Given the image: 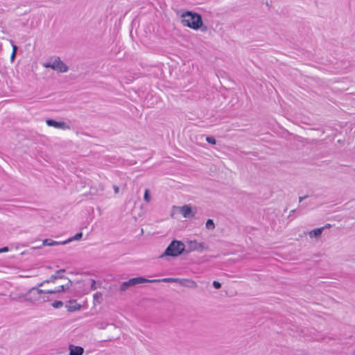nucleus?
Segmentation results:
<instances>
[{
  "mask_svg": "<svg viewBox=\"0 0 355 355\" xmlns=\"http://www.w3.org/2000/svg\"><path fill=\"white\" fill-rule=\"evenodd\" d=\"M65 272L64 269L57 270L49 279L38 284L44 288L46 294L64 293L71 288L72 281L66 276L61 275Z\"/></svg>",
  "mask_w": 355,
  "mask_h": 355,
  "instance_id": "f257e3e1",
  "label": "nucleus"
},
{
  "mask_svg": "<svg viewBox=\"0 0 355 355\" xmlns=\"http://www.w3.org/2000/svg\"><path fill=\"white\" fill-rule=\"evenodd\" d=\"M180 22L184 27L193 31L205 30V27L201 15L191 10H181L179 12Z\"/></svg>",
  "mask_w": 355,
  "mask_h": 355,
  "instance_id": "f03ea898",
  "label": "nucleus"
},
{
  "mask_svg": "<svg viewBox=\"0 0 355 355\" xmlns=\"http://www.w3.org/2000/svg\"><path fill=\"white\" fill-rule=\"evenodd\" d=\"M96 282L89 277H81L72 282L71 288L77 296H83L88 294L95 289Z\"/></svg>",
  "mask_w": 355,
  "mask_h": 355,
  "instance_id": "7ed1b4c3",
  "label": "nucleus"
},
{
  "mask_svg": "<svg viewBox=\"0 0 355 355\" xmlns=\"http://www.w3.org/2000/svg\"><path fill=\"white\" fill-rule=\"evenodd\" d=\"M184 250V244L179 241H172L164 252L160 256L163 258L165 256L178 257L180 255Z\"/></svg>",
  "mask_w": 355,
  "mask_h": 355,
  "instance_id": "20e7f679",
  "label": "nucleus"
},
{
  "mask_svg": "<svg viewBox=\"0 0 355 355\" xmlns=\"http://www.w3.org/2000/svg\"><path fill=\"white\" fill-rule=\"evenodd\" d=\"M45 294L46 293L44 288L40 289L33 287L31 288L26 294H24V298L25 301L31 304H35L42 300L44 301L43 295Z\"/></svg>",
  "mask_w": 355,
  "mask_h": 355,
  "instance_id": "39448f33",
  "label": "nucleus"
},
{
  "mask_svg": "<svg viewBox=\"0 0 355 355\" xmlns=\"http://www.w3.org/2000/svg\"><path fill=\"white\" fill-rule=\"evenodd\" d=\"M43 66L45 68H51L59 73H65L69 70L68 66L60 58H55L44 62Z\"/></svg>",
  "mask_w": 355,
  "mask_h": 355,
  "instance_id": "423d86ee",
  "label": "nucleus"
},
{
  "mask_svg": "<svg viewBox=\"0 0 355 355\" xmlns=\"http://www.w3.org/2000/svg\"><path fill=\"white\" fill-rule=\"evenodd\" d=\"M187 245L189 251H196L202 252L208 249V246L203 242H198L196 240H190L187 241Z\"/></svg>",
  "mask_w": 355,
  "mask_h": 355,
  "instance_id": "0eeeda50",
  "label": "nucleus"
},
{
  "mask_svg": "<svg viewBox=\"0 0 355 355\" xmlns=\"http://www.w3.org/2000/svg\"><path fill=\"white\" fill-rule=\"evenodd\" d=\"M180 213L185 218H190L195 216L197 213V209L195 207H192L189 205H185L182 207H178Z\"/></svg>",
  "mask_w": 355,
  "mask_h": 355,
  "instance_id": "6e6552de",
  "label": "nucleus"
},
{
  "mask_svg": "<svg viewBox=\"0 0 355 355\" xmlns=\"http://www.w3.org/2000/svg\"><path fill=\"white\" fill-rule=\"evenodd\" d=\"M65 308L68 312L73 313L81 311L83 306L77 300L71 299L66 302Z\"/></svg>",
  "mask_w": 355,
  "mask_h": 355,
  "instance_id": "1a4fd4ad",
  "label": "nucleus"
},
{
  "mask_svg": "<svg viewBox=\"0 0 355 355\" xmlns=\"http://www.w3.org/2000/svg\"><path fill=\"white\" fill-rule=\"evenodd\" d=\"M46 123L48 126L53 127L56 129L68 130L70 128L69 125L62 121H55L53 119H47Z\"/></svg>",
  "mask_w": 355,
  "mask_h": 355,
  "instance_id": "9d476101",
  "label": "nucleus"
},
{
  "mask_svg": "<svg viewBox=\"0 0 355 355\" xmlns=\"http://www.w3.org/2000/svg\"><path fill=\"white\" fill-rule=\"evenodd\" d=\"M155 283V282H160V280L159 279H148L143 277H134L129 279V284L131 286H135L139 284H144V283Z\"/></svg>",
  "mask_w": 355,
  "mask_h": 355,
  "instance_id": "9b49d317",
  "label": "nucleus"
},
{
  "mask_svg": "<svg viewBox=\"0 0 355 355\" xmlns=\"http://www.w3.org/2000/svg\"><path fill=\"white\" fill-rule=\"evenodd\" d=\"M324 230V227L311 230L308 232V236L311 241H317L322 237Z\"/></svg>",
  "mask_w": 355,
  "mask_h": 355,
  "instance_id": "f8f14e48",
  "label": "nucleus"
},
{
  "mask_svg": "<svg viewBox=\"0 0 355 355\" xmlns=\"http://www.w3.org/2000/svg\"><path fill=\"white\" fill-rule=\"evenodd\" d=\"M69 355H83L85 349L83 347L69 344L68 345Z\"/></svg>",
  "mask_w": 355,
  "mask_h": 355,
  "instance_id": "ddd939ff",
  "label": "nucleus"
},
{
  "mask_svg": "<svg viewBox=\"0 0 355 355\" xmlns=\"http://www.w3.org/2000/svg\"><path fill=\"white\" fill-rule=\"evenodd\" d=\"M180 286L189 289H196L198 288L197 282L190 278H182Z\"/></svg>",
  "mask_w": 355,
  "mask_h": 355,
  "instance_id": "4468645a",
  "label": "nucleus"
},
{
  "mask_svg": "<svg viewBox=\"0 0 355 355\" xmlns=\"http://www.w3.org/2000/svg\"><path fill=\"white\" fill-rule=\"evenodd\" d=\"M58 245H64L62 241H55L51 239H44L42 241V245L44 246H54Z\"/></svg>",
  "mask_w": 355,
  "mask_h": 355,
  "instance_id": "2eb2a0df",
  "label": "nucleus"
},
{
  "mask_svg": "<svg viewBox=\"0 0 355 355\" xmlns=\"http://www.w3.org/2000/svg\"><path fill=\"white\" fill-rule=\"evenodd\" d=\"M160 282L165 283H178L181 285L182 278H173V277H166L164 279H159Z\"/></svg>",
  "mask_w": 355,
  "mask_h": 355,
  "instance_id": "dca6fc26",
  "label": "nucleus"
},
{
  "mask_svg": "<svg viewBox=\"0 0 355 355\" xmlns=\"http://www.w3.org/2000/svg\"><path fill=\"white\" fill-rule=\"evenodd\" d=\"M82 237H83V232H78V233L76 234L73 236L68 239L66 241H62V243L67 244L73 241H79L82 239Z\"/></svg>",
  "mask_w": 355,
  "mask_h": 355,
  "instance_id": "f3484780",
  "label": "nucleus"
},
{
  "mask_svg": "<svg viewBox=\"0 0 355 355\" xmlns=\"http://www.w3.org/2000/svg\"><path fill=\"white\" fill-rule=\"evenodd\" d=\"M205 227L209 230H213L215 229V224L212 219H208L205 223Z\"/></svg>",
  "mask_w": 355,
  "mask_h": 355,
  "instance_id": "a211bd4d",
  "label": "nucleus"
},
{
  "mask_svg": "<svg viewBox=\"0 0 355 355\" xmlns=\"http://www.w3.org/2000/svg\"><path fill=\"white\" fill-rule=\"evenodd\" d=\"M51 305L54 309H60L63 306L64 304L62 301L56 300Z\"/></svg>",
  "mask_w": 355,
  "mask_h": 355,
  "instance_id": "6ab92c4d",
  "label": "nucleus"
},
{
  "mask_svg": "<svg viewBox=\"0 0 355 355\" xmlns=\"http://www.w3.org/2000/svg\"><path fill=\"white\" fill-rule=\"evenodd\" d=\"M144 200L146 202H150V200H151V197H150V191L148 189H146L145 190V192H144Z\"/></svg>",
  "mask_w": 355,
  "mask_h": 355,
  "instance_id": "aec40b11",
  "label": "nucleus"
},
{
  "mask_svg": "<svg viewBox=\"0 0 355 355\" xmlns=\"http://www.w3.org/2000/svg\"><path fill=\"white\" fill-rule=\"evenodd\" d=\"M129 286H132L130 284H129V280L125 282H123L122 284L120 286L121 291H125Z\"/></svg>",
  "mask_w": 355,
  "mask_h": 355,
  "instance_id": "412c9836",
  "label": "nucleus"
},
{
  "mask_svg": "<svg viewBox=\"0 0 355 355\" xmlns=\"http://www.w3.org/2000/svg\"><path fill=\"white\" fill-rule=\"evenodd\" d=\"M206 141L208 143L211 144H216V139L214 137H207L206 138Z\"/></svg>",
  "mask_w": 355,
  "mask_h": 355,
  "instance_id": "4be33fe9",
  "label": "nucleus"
},
{
  "mask_svg": "<svg viewBox=\"0 0 355 355\" xmlns=\"http://www.w3.org/2000/svg\"><path fill=\"white\" fill-rule=\"evenodd\" d=\"M213 286L216 289H219L221 287L220 283L217 282V281H214L213 282Z\"/></svg>",
  "mask_w": 355,
  "mask_h": 355,
  "instance_id": "5701e85b",
  "label": "nucleus"
},
{
  "mask_svg": "<svg viewBox=\"0 0 355 355\" xmlns=\"http://www.w3.org/2000/svg\"><path fill=\"white\" fill-rule=\"evenodd\" d=\"M8 251H9V248L8 247H3L2 248H0V253L7 252Z\"/></svg>",
  "mask_w": 355,
  "mask_h": 355,
  "instance_id": "b1692460",
  "label": "nucleus"
},
{
  "mask_svg": "<svg viewBox=\"0 0 355 355\" xmlns=\"http://www.w3.org/2000/svg\"><path fill=\"white\" fill-rule=\"evenodd\" d=\"M16 53L12 52L11 56H10V61L12 62L15 58Z\"/></svg>",
  "mask_w": 355,
  "mask_h": 355,
  "instance_id": "393cba45",
  "label": "nucleus"
},
{
  "mask_svg": "<svg viewBox=\"0 0 355 355\" xmlns=\"http://www.w3.org/2000/svg\"><path fill=\"white\" fill-rule=\"evenodd\" d=\"M113 189L115 193H118L119 192V188L117 186H114Z\"/></svg>",
  "mask_w": 355,
  "mask_h": 355,
  "instance_id": "a878e982",
  "label": "nucleus"
},
{
  "mask_svg": "<svg viewBox=\"0 0 355 355\" xmlns=\"http://www.w3.org/2000/svg\"><path fill=\"white\" fill-rule=\"evenodd\" d=\"M17 46L15 44H12V52L17 53Z\"/></svg>",
  "mask_w": 355,
  "mask_h": 355,
  "instance_id": "bb28decb",
  "label": "nucleus"
},
{
  "mask_svg": "<svg viewBox=\"0 0 355 355\" xmlns=\"http://www.w3.org/2000/svg\"><path fill=\"white\" fill-rule=\"evenodd\" d=\"M324 227V229H326V228H329V227H331V225H330V224H329V223H327V224H326Z\"/></svg>",
  "mask_w": 355,
  "mask_h": 355,
  "instance_id": "cd10ccee",
  "label": "nucleus"
},
{
  "mask_svg": "<svg viewBox=\"0 0 355 355\" xmlns=\"http://www.w3.org/2000/svg\"><path fill=\"white\" fill-rule=\"evenodd\" d=\"M354 355H355V349H354Z\"/></svg>",
  "mask_w": 355,
  "mask_h": 355,
  "instance_id": "c85d7f7f",
  "label": "nucleus"
}]
</instances>
